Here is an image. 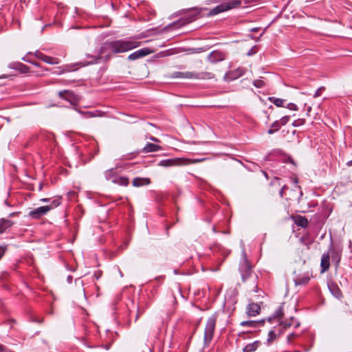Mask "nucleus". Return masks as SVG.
<instances>
[{
  "label": "nucleus",
  "instance_id": "f257e3e1",
  "mask_svg": "<svg viewBox=\"0 0 352 352\" xmlns=\"http://www.w3.org/2000/svg\"><path fill=\"white\" fill-rule=\"evenodd\" d=\"M140 42L132 38L107 41L101 45L96 55H86L87 58L91 59L90 60L82 61L78 64L84 67L106 63L111 58L113 54L124 53L140 46Z\"/></svg>",
  "mask_w": 352,
  "mask_h": 352
},
{
  "label": "nucleus",
  "instance_id": "f03ea898",
  "mask_svg": "<svg viewBox=\"0 0 352 352\" xmlns=\"http://www.w3.org/2000/svg\"><path fill=\"white\" fill-rule=\"evenodd\" d=\"M60 197L56 198L52 201L51 204L47 206H41L31 210L29 212V217L34 219H38L45 215L48 212L58 207L60 204Z\"/></svg>",
  "mask_w": 352,
  "mask_h": 352
},
{
  "label": "nucleus",
  "instance_id": "7ed1b4c3",
  "mask_svg": "<svg viewBox=\"0 0 352 352\" xmlns=\"http://www.w3.org/2000/svg\"><path fill=\"white\" fill-rule=\"evenodd\" d=\"M171 76L174 78L211 79L214 78V74L206 72H175L172 74Z\"/></svg>",
  "mask_w": 352,
  "mask_h": 352
},
{
  "label": "nucleus",
  "instance_id": "20e7f679",
  "mask_svg": "<svg viewBox=\"0 0 352 352\" xmlns=\"http://www.w3.org/2000/svg\"><path fill=\"white\" fill-rule=\"evenodd\" d=\"M242 246L241 251V260L239 264V271L241 272V278L243 281L245 280L251 275L252 266L247 258V254L245 249V245L243 241L241 242Z\"/></svg>",
  "mask_w": 352,
  "mask_h": 352
},
{
  "label": "nucleus",
  "instance_id": "39448f33",
  "mask_svg": "<svg viewBox=\"0 0 352 352\" xmlns=\"http://www.w3.org/2000/svg\"><path fill=\"white\" fill-rule=\"evenodd\" d=\"M216 316H212L207 320L204 331V344L208 346L212 340L216 325Z\"/></svg>",
  "mask_w": 352,
  "mask_h": 352
},
{
  "label": "nucleus",
  "instance_id": "423d86ee",
  "mask_svg": "<svg viewBox=\"0 0 352 352\" xmlns=\"http://www.w3.org/2000/svg\"><path fill=\"white\" fill-rule=\"evenodd\" d=\"M241 4L239 1H231L217 6L211 10L212 14H217L220 12L227 11L239 6Z\"/></svg>",
  "mask_w": 352,
  "mask_h": 352
},
{
  "label": "nucleus",
  "instance_id": "0eeeda50",
  "mask_svg": "<svg viewBox=\"0 0 352 352\" xmlns=\"http://www.w3.org/2000/svg\"><path fill=\"white\" fill-rule=\"evenodd\" d=\"M153 50H151L149 48H142L140 50H138L132 54H129L128 56L129 60H135L139 58H143L144 56H146L152 53H153Z\"/></svg>",
  "mask_w": 352,
  "mask_h": 352
},
{
  "label": "nucleus",
  "instance_id": "6e6552de",
  "mask_svg": "<svg viewBox=\"0 0 352 352\" xmlns=\"http://www.w3.org/2000/svg\"><path fill=\"white\" fill-rule=\"evenodd\" d=\"M60 98L69 101L71 104H75L78 100V97L73 91L69 90H63L58 92Z\"/></svg>",
  "mask_w": 352,
  "mask_h": 352
},
{
  "label": "nucleus",
  "instance_id": "1a4fd4ad",
  "mask_svg": "<svg viewBox=\"0 0 352 352\" xmlns=\"http://www.w3.org/2000/svg\"><path fill=\"white\" fill-rule=\"evenodd\" d=\"M157 166H163V167L183 166L182 165V157H175V158L163 160L158 162Z\"/></svg>",
  "mask_w": 352,
  "mask_h": 352
},
{
  "label": "nucleus",
  "instance_id": "9d476101",
  "mask_svg": "<svg viewBox=\"0 0 352 352\" xmlns=\"http://www.w3.org/2000/svg\"><path fill=\"white\" fill-rule=\"evenodd\" d=\"M35 56L38 59L50 65H57L60 63V60L58 58L47 56L38 51L35 52Z\"/></svg>",
  "mask_w": 352,
  "mask_h": 352
},
{
  "label": "nucleus",
  "instance_id": "9b49d317",
  "mask_svg": "<svg viewBox=\"0 0 352 352\" xmlns=\"http://www.w3.org/2000/svg\"><path fill=\"white\" fill-rule=\"evenodd\" d=\"M311 274L307 272L301 274H298L294 278L296 285H307L310 280Z\"/></svg>",
  "mask_w": 352,
  "mask_h": 352
},
{
  "label": "nucleus",
  "instance_id": "f8f14e48",
  "mask_svg": "<svg viewBox=\"0 0 352 352\" xmlns=\"http://www.w3.org/2000/svg\"><path fill=\"white\" fill-rule=\"evenodd\" d=\"M208 60L210 63H215L226 58V54L221 51H213L208 55Z\"/></svg>",
  "mask_w": 352,
  "mask_h": 352
},
{
  "label": "nucleus",
  "instance_id": "ddd939ff",
  "mask_svg": "<svg viewBox=\"0 0 352 352\" xmlns=\"http://www.w3.org/2000/svg\"><path fill=\"white\" fill-rule=\"evenodd\" d=\"M163 150L162 147L160 145H157L156 144L147 142L144 147L138 151L139 153H153V152H157L159 151Z\"/></svg>",
  "mask_w": 352,
  "mask_h": 352
},
{
  "label": "nucleus",
  "instance_id": "4468645a",
  "mask_svg": "<svg viewBox=\"0 0 352 352\" xmlns=\"http://www.w3.org/2000/svg\"><path fill=\"white\" fill-rule=\"evenodd\" d=\"M329 258V253H324L322 254L320 262L321 273H324L329 270L330 265Z\"/></svg>",
  "mask_w": 352,
  "mask_h": 352
},
{
  "label": "nucleus",
  "instance_id": "2eb2a0df",
  "mask_svg": "<svg viewBox=\"0 0 352 352\" xmlns=\"http://www.w3.org/2000/svg\"><path fill=\"white\" fill-rule=\"evenodd\" d=\"M329 253L331 257L332 262L335 263L336 267H338L341 260L342 252L336 249H331Z\"/></svg>",
  "mask_w": 352,
  "mask_h": 352
},
{
  "label": "nucleus",
  "instance_id": "dca6fc26",
  "mask_svg": "<svg viewBox=\"0 0 352 352\" xmlns=\"http://www.w3.org/2000/svg\"><path fill=\"white\" fill-rule=\"evenodd\" d=\"M260 306L256 303H250L247 307L246 313L249 316H255L259 314Z\"/></svg>",
  "mask_w": 352,
  "mask_h": 352
},
{
  "label": "nucleus",
  "instance_id": "f3484780",
  "mask_svg": "<svg viewBox=\"0 0 352 352\" xmlns=\"http://www.w3.org/2000/svg\"><path fill=\"white\" fill-rule=\"evenodd\" d=\"M14 225V222L10 219L1 218L0 219V234L7 231Z\"/></svg>",
  "mask_w": 352,
  "mask_h": 352
},
{
  "label": "nucleus",
  "instance_id": "a211bd4d",
  "mask_svg": "<svg viewBox=\"0 0 352 352\" xmlns=\"http://www.w3.org/2000/svg\"><path fill=\"white\" fill-rule=\"evenodd\" d=\"M263 320H247L243 321L240 323V325L242 327H249L252 328H257L260 326L263 325Z\"/></svg>",
  "mask_w": 352,
  "mask_h": 352
},
{
  "label": "nucleus",
  "instance_id": "6ab92c4d",
  "mask_svg": "<svg viewBox=\"0 0 352 352\" xmlns=\"http://www.w3.org/2000/svg\"><path fill=\"white\" fill-rule=\"evenodd\" d=\"M151 183L150 179L143 177H135L133 180V186L135 187H140L145 185H148Z\"/></svg>",
  "mask_w": 352,
  "mask_h": 352
},
{
  "label": "nucleus",
  "instance_id": "aec40b11",
  "mask_svg": "<svg viewBox=\"0 0 352 352\" xmlns=\"http://www.w3.org/2000/svg\"><path fill=\"white\" fill-rule=\"evenodd\" d=\"M300 322L297 321L294 318L291 317L289 320L285 321L282 323L283 329H286L288 327H294V328H298L300 326Z\"/></svg>",
  "mask_w": 352,
  "mask_h": 352
},
{
  "label": "nucleus",
  "instance_id": "412c9836",
  "mask_svg": "<svg viewBox=\"0 0 352 352\" xmlns=\"http://www.w3.org/2000/svg\"><path fill=\"white\" fill-rule=\"evenodd\" d=\"M113 182L120 186H126L129 184V180L126 177H116L113 179Z\"/></svg>",
  "mask_w": 352,
  "mask_h": 352
},
{
  "label": "nucleus",
  "instance_id": "4be33fe9",
  "mask_svg": "<svg viewBox=\"0 0 352 352\" xmlns=\"http://www.w3.org/2000/svg\"><path fill=\"white\" fill-rule=\"evenodd\" d=\"M259 341H255L252 343L247 344L243 349V352H253L256 350V349L260 345Z\"/></svg>",
  "mask_w": 352,
  "mask_h": 352
},
{
  "label": "nucleus",
  "instance_id": "5701e85b",
  "mask_svg": "<svg viewBox=\"0 0 352 352\" xmlns=\"http://www.w3.org/2000/svg\"><path fill=\"white\" fill-rule=\"evenodd\" d=\"M296 223L297 226L305 228L309 225L307 219L302 216H298L296 219Z\"/></svg>",
  "mask_w": 352,
  "mask_h": 352
},
{
  "label": "nucleus",
  "instance_id": "b1692460",
  "mask_svg": "<svg viewBox=\"0 0 352 352\" xmlns=\"http://www.w3.org/2000/svg\"><path fill=\"white\" fill-rule=\"evenodd\" d=\"M329 288L331 292V294L336 297L337 298H340L342 297V292L337 285L332 284L329 285Z\"/></svg>",
  "mask_w": 352,
  "mask_h": 352
},
{
  "label": "nucleus",
  "instance_id": "393cba45",
  "mask_svg": "<svg viewBox=\"0 0 352 352\" xmlns=\"http://www.w3.org/2000/svg\"><path fill=\"white\" fill-rule=\"evenodd\" d=\"M182 165L183 166H186V165H189L191 164L199 163V162H203L205 160H206V158H197V159H190V158H185V157H182Z\"/></svg>",
  "mask_w": 352,
  "mask_h": 352
},
{
  "label": "nucleus",
  "instance_id": "a878e982",
  "mask_svg": "<svg viewBox=\"0 0 352 352\" xmlns=\"http://www.w3.org/2000/svg\"><path fill=\"white\" fill-rule=\"evenodd\" d=\"M281 126H282V125L280 124L279 120L274 121L271 124L270 129H269L267 131L268 134L272 135V134L274 133L275 132L278 131L280 129Z\"/></svg>",
  "mask_w": 352,
  "mask_h": 352
},
{
  "label": "nucleus",
  "instance_id": "bb28decb",
  "mask_svg": "<svg viewBox=\"0 0 352 352\" xmlns=\"http://www.w3.org/2000/svg\"><path fill=\"white\" fill-rule=\"evenodd\" d=\"M14 69L19 70L22 74H28L30 72L29 67L27 65L21 63L16 64V67H14Z\"/></svg>",
  "mask_w": 352,
  "mask_h": 352
},
{
  "label": "nucleus",
  "instance_id": "cd10ccee",
  "mask_svg": "<svg viewBox=\"0 0 352 352\" xmlns=\"http://www.w3.org/2000/svg\"><path fill=\"white\" fill-rule=\"evenodd\" d=\"M269 100L278 107H284L285 100H283V99H280V98H275V97H270Z\"/></svg>",
  "mask_w": 352,
  "mask_h": 352
},
{
  "label": "nucleus",
  "instance_id": "c85d7f7f",
  "mask_svg": "<svg viewBox=\"0 0 352 352\" xmlns=\"http://www.w3.org/2000/svg\"><path fill=\"white\" fill-rule=\"evenodd\" d=\"M115 173H116L115 170L113 168H110L109 170H107L104 173V175L107 180H109L111 179H113L114 177H116Z\"/></svg>",
  "mask_w": 352,
  "mask_h": 352
},
{
  "label": "nucleus",
  "instance_id": "c756f323",
  "mask_svg": "<svg viewBox=\"0 0 352 352\" xmlns=\"http://www.w3.org/2000/svg\"><path fill=\"white\" fill-rule=\"evenodd\" d=\"M199 14V12H196L195 14H190L186 19H184V23H189L194 21L197 19V15Z\"/></svg>",
  "mask_w": 352,
  "mask_h": 352
},
{
  "label": "nucleus",
  "instance_id": "7c9ffc66",
  "mask_svg": "<svg viewBox=\"0 0 352 352\" xmlns=\"http://www.w3.org/2000/svg\"><path fill=\"white\" fill-rule=\"evenodd\" d=\"M84 118H90L96 116V113L92 111H78Z\"/></svg>",
  "mask_w": 352,
  "mask_h": 352
},
{
  "label": "nucleus",
  "instance_id": "2f4dec72",
  "mask_svg": "<svg viewBox=\"0 0 352 352\" xmlns=\"http://www.w3.org/2000/svg\"><path fill=\"white\" fill-rule=\"evenodd\" d=\"M305 119L299 118L293 122L292 126L294 127H298L300 126L305 124Z\"/></svg>",
  "mask_w": 352,
  "mask_h": 352
},
{
  "label": "nucleus",
  "instance_id": "473e14b6",
  "mask_svg": "<svg viewBox=\"0 0 352 352\" xmlns=\"http://www.w3.org/2000/svg\"><path fill=\"white\" fill-rule=\"evenodd\" d=\"M253 85L257 88H262L264 87L265 82L261 79H257L253 81Z\"/></svg>",
  "mask_w": 352,
  "mask_h": 352
},
{
  "label": "nucleus",
  "instance_id": "72a5a7b5",
  "mask_svg": "<svg viewBox=\"0 0 352 352\" xmlns=\"http://www.w3.org/2000/svg\"><path fill=\"white\" fill-rule=\"evenodd\" d=\"M289 118L290 117L289 116H285L282 117L279 122L282 126H284L289 122Z\"/></svg>",
  "mask_w": 352,
  "mask_h": 352
},
{
  "label": "nucleus",
  "instance_id": "f704fd0d",
  "mask_svg": "<svg viewBox=\"0 0 352 352\" xmlns=\"http://www.w3.org/2000/svg\"><path fill=\"white\" fill-rule=\"evenodd\" d=\"M6 250H7V245H0V260L3 256L4 254L6 252Z\"/></svg>",
  "mask_w": 352,
  "mask_h": 352
},
{
  "label": "nucleus",
  "instance_id": "c9c22d12",
  "mask_svg": "<svg viewBox=\"0 0 352 352\" xmlns=\"http://www.w3.org/2000/svg\"><path fill=\"white\" fill-rule=\"evenodd\" d=\"M276 339V334L274 331H270L268 333V342H272Z\"/></svg>",
  "mask_w": 352,
  "mask_h": 352
},
{
  "label": "nucleus",
  "instance_id": "e433bc0d",
  "mask_svg": "<svg viewBox=\"0 0 352 352\" xmlns=\"http://www.w3.org/2000/svg\"><path fill=\"white\" fill-rule=\"evenodd\" d=\"M298 335L295 333H291L287 336V343L289 344L292 342V338L296 337Z\"/></svg>",
  "mask_w": 352,
  "mask_h": 352
},
{
  "label": "nucleus",
  "instance_id": "4c0bfd02",
  "mask_svg": "<svg viewBox=\"0 0 352 352\" xmlns=\"http://www.w3.org/2000/svg\"><path fill=\"white\" fill-rule=\"evenodd\" d=\"M286 107L288 108L289 109L293 110V111L298 110V107L296 106V104H295L294 103H292V102L289 103Z\"/></svg>",
  "mask_w": 352,
  "mask_h": 352
},
{
  "label": "nucleus",
  "instance_id": "58836bf2",
  "mask_svg": "<svg viewBox=\"0 0 352 352\" xmlns=\"http://www.w3.org/2000/svg\"><path fill=\"white\" fill-rule=\"evenodd\" d=\"M324 90V87H321L319 89H317V91L315 92L314 97L317 98L320 96L321 91Z\"/></svg>",
  "mask_w": 352,
  "mask_h": 352
},
{
  "label": "nucleus",
  "instance_id": "ea45409f",
  "mask_svg": "<svg viewBox=\"0 0 352 352\" xmlns=\"http://www.w3.org/2000/svg\"><path fill=\"white\" fill-rule=\"evenodd\" d=\"M286 189H287V186L286 185H284V186L281 188V189H280V192H279V195H280V196L281 197H283V195H284V191H285V190H286Z\"/></svg>",
  "mask_w": 352,
  "mask_h": 352
},
{
  "label": "nucleus",
  "instance_id": "a19ab883",
  "mask_svg": "<svg viewBox=\"0 0 352 352\" xmlns=\"http://www.w3.org/2000/svg\"><path fill=\"white\" fill-rule=\"evenodd\" d=\"M236 72H237V76H241L244 74L243 69L241 68H239Z\"/></svg>",
  "mask_w": 352,
  "mask_h": 352
},
{
  "label": "nucleus",
  "instance_id": "79ce46f5",
  "mask_svg": "<svg viewBox=\"0 0 352 352\" xmlns=\"http://www.w3.org/2000/svg\"><path fill=\"white\" fill-rule=\"evenodd\" d=\"M149 140H151V141L155 142H160V140L159 139H157V138H155L153 136L149 137Z\"/></svg>",
  "mask_w": 352,
  "mask_h": 352
},
{
  "label": "nucleus",
  "instance_id": "37998d69",
  "mask_svg": "<svg viewBox=\"0 0 352 352\" xmlns=\"http://www.w3.org/2000/svg\"><path fill=\"white\" fill-rule=\"evenodd\" d=\"M41 201L43 202V203H51L52 201H50V199L49 198H43V199H40Z\"/></svg>",
  "mask_w": 352,
  "mask_h": 352
},
{
  "label": "nucleus",
  "instance_id": "c03bdc74",
  "mask_svg": "<svg viewBox=\"0 0 352 352\" xmlns=\"http://www.w3.org/2000/svg\"><path fill=\"white\" fill-rule=\"evenodd\" d=\"M6 349L4 345L0 344V352H6Z\"/></svg>",
  "mask_w": 352,
  "mask_h": 352
},
{
  "label": "nucleus",
  "instance_id": "a18cd8bd",
  "mask_svg": "<svg viewBox=\"0 0 352 352\" xmlns=\"http://www.w3.org/2000/svg\"><path fill=\"white\" fill-rule=\"evenodd\" d=\"M68 283H71L72 281V276L71 275H69L67 278Z\"/></svg>",
  "mask_w": 352,
  "mask_h": 352
},
{
  "label": "nucleus",
  "instance_id": "49530a36",
  "mask_svg": "<svg viewBox=\"0 0 352 352\" xmlns=\"http://www.w3.org/2000/svg\"><path fill=\"white\" fill-rule=\"evenodd\" d=\"M94 276H95V277H96V279H98V278L100 277L101 274H100V273H99V274L96 273V274H94Z\"/></svg>",
  "mask_w": 352,
  "mask_h": 352
},
{
  "label": "nucleus",
  "instance_id": "de8ad7c7",
  "mask_svg": "<svg viewBox=\"0 0 352 352\" xmlns=\"http://www.w3.org/2000/svg\"><path fill=\"white\" fill-rule=\"evenodd\" d=\"M263 174L265 177L266 179H268L267 173L265 171H263Z\"/></svg>",
  "mask_w": 352,
  "mask_h": 352
},
{
  "label": "nucleus",
  "instance_id": "09e8293b",
  "mask_svg": "<svg viewBox=\"0 0 352 352\" xmlns=\"http://www.w3.org/2000/svg\"><path fill=\"white\" fill-rule=\"evenodd\" d=\"M33 65H34L36 67H41V65L39 63H32Z\"/></svg>",
  "mask_w": 352,
  "mask_h": 352
},
{
  "label": "nucleus",
  "instance_id": "8fccbe9b",
  "mask_svg": "<svg viewBox=\"0 0 352 352\" xmlns=\"http://www.w3.org/2000/svg\"><path fill=\"white\" fill-rule=\"evenodd\" d=\"M212 231H213L214 232H217V229H216V227H215V226H213V228H212Z\"/></svg>",
  "mask_w": 352,
  "mask_h": 352
},
{
  "label": "nucleus",
  "instance_id": "3c124183",
  "mask_svg": "<svg viewBox=\"0 0 352 352\" xmlns=\"http://www.w3.org/2000/svg\"><path fill=\"white\" fill-rule=\"evenodd\" d=\"M348 166H352V160L347 162Z\"/></svg>",
  "mask_w": 352,
  "mask_h": 352
},
{
  "label": "nucleus",
  "instance_id": "603ef678",
  "mask_svg": "<svg viewBox=\"0 0 352 352\" xmlns=\"http://www.w3.org/2000/svg\"><path fill=\"white\" fill-rule=\"evenodd\" d=\"M251 31L256 32V31H257V28H253V29L251 30Z\"/></svg>",
  "mask_w": 352,
  "mask_h": 352
},
{
  "label": "nucleus",
  "instance_id": "864d4df0",
  "mask_svg": "<svg viewBox=\"0 0 352 352\" xmlns=\"http://www.w3.org/2000/svg\"><path fill=\"white\" fill-rule=\"evenodd\" d=\"M252 50H250V51L248 53V56H250V55H252Z\"/></svg>",
  "mask_w": 352,
  "mask_h": 352
},
{
  "label": "nucleus",
  "instance_id": "5fc2aeb1",
  "mask_svg": "<svg viewBox=\"0 0 352 352\" xmlns=\"http://www.w3.org/2000/svg\"><path fill=\"white\" fill-rule=\"evenodd\" d=\"M15 214H16V213H14V212L11 213V214H10V217H12V216H14Z\"/></svg>",
  "mask_w": 352,
  "mask_h": 352
},
{
  "label": "nucleus",
  "instance_id": "6e6d98bb",
  "mask_svg": "<svg viewBox=\"0 0 352 352\" xmlns=\"http://www.w3.org/2000/svg\"><path fill=\"white\" fill-rule=\"evenodd\" d=\"M23 60L25 61H28V60H27L25 58H23Z\"/></svg>",
  "mask_w": 352,
  "mask_h": 352
},
{
  "label": "nucleus",
  "instance_id": "4d7b16f0",
  "mask_svg": "<svg viewBox=\"0 0 352 352\" xmlns=\"http://www.w3.org/2000/svg\"><path fill=\"white\" fill-rule=\"evenodd\" d=\"M139 316H140L139 314H138L136 316V320L139 318Z\"/></svg>",
  "mask_w": 352,
  "mask_h": 352
},
{
  "label": "nucleus",
  "instance_id": "13d9d810",
  "mask_svg": "<svg viewBox=\"0 0 352 352\" xmlns=\"http://www.w3.org/2000/svg\"><path fill=\"white\" fill-rule=\"evenodd\" d=\"M36 322H38V323H41L42 322V320H36Z\"/></svg>",
  "mask_w": 352,
  "mask_h": 352
},
{
  "label": "nucleus",
  "instance_id": "bf43d9fd",
  "mask_svg": "<svg viewBox=\"0 0 352 352\" xmlns=\"http://www.w3.org/2000/svg\"><path fill=\"white\" fill-rule=\"evenodd\" d=\"M294 182H295V183H297V182H298V181H297V179H294Z\"/></svg>",
  "mask_w": 352,
  "mask_h": 352
},
{
  "label": "nucleus",
  "instance_id": "052dcab7",
  "mask_svg": "<svg viewBox=\"0 0 352 352\" xmlns=\"http://www.w3.org/2000/svg\"><path fill=\"white\" fill-rule=\"evenodd\" d=\"M98 152V150H97V151H96L95 155H97Z\"/></svg>",
  "mask_w": 352,
  "mask_h": 352
}]
</instances>
